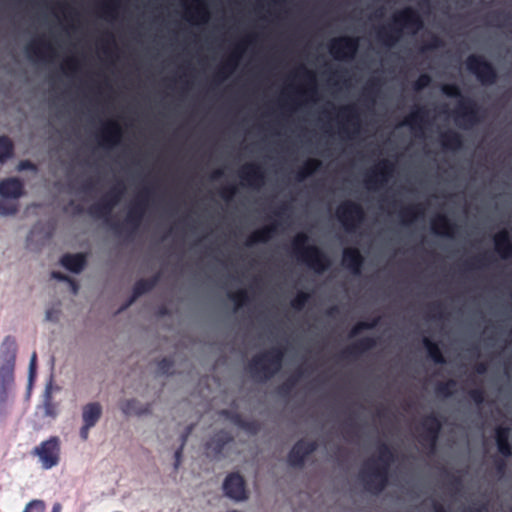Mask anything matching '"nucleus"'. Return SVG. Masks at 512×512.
I'll return each instance as SVG.
<instances>
[{"label": "nucleus", "instance_id": "nucleus-1", "mask_svg": "<svg viewBox=\"0 0 512 512\" xmlns=\"http://www.w3.org/2000/svg\"><path fill=\"white\" fill-rule=\"evenodd\" d=\"M352 20L351 14L346 13V35L344 37H337L331 39L327 48L329 53L336 59L345 58V92L346 103L343 107L344 112V134H345V186L347 197L344 202L338 207L337 213L342 218L344 230L347 236L346 245L344 249H352V244L349 243V235L352 234V198L349 197V186L352 185V67H349L352 61V35L349 34V21Z\"/></svg>", "mask_w": 512, "mask_h": 512}, {"label": "nucleus", "instance_id": "nucleus-2", "mask_svg": "<svg viewBox=\"0 0 512 512\" xmlns=\"http://www.w3.org/2000/svg\"><path fill=\"white\" fill-rule=\"evenodd\" d=\"M124 190V186L119 183L111 188L99 202L91 205L88 209L90 216L97 219H105L116 234H120L124 228H127L129 233L132 234L139 228L152 194V189L150 187H144L135 202L129 208L124 223L120 224L118 222H110L111 212L121 200Z\"/></svg>", "mask_w": 512, "mask_h": 512}, {"label": "nucleus", "instance_id": "nucleus-3", "mask_svg": "<svg viewBox=\"0 0 512 512\" xmlns=\"http://www.w3.org/2000/svg\"><path fill=\"white\" fill-rule=\"evenodd\" d=\"M396 460L395 450L385 442H379L376 452L364 464L362 478L366 490L379 495L389 484L390 468Z\"/></svg>", "mask_w": 512, "mask_h": 512}, {"label": "nucleus", "instance_id": "nucleus-4", "mask_svg": "<svg viewBox=\"0 0 512 512\" xmlns=\"http://www.w3.org/2000/svg\"><path fill=\"white\" fill-rule=\"evenodd\" d=\"M423 25L419 12L412 7H405L393 14L390 23L375 28V40L386 47H392L402 37L404 30L416 33Z\"/></svg>", "mask_w": 512, "mask_h": 512}, {"label": "nucleus", "instance_id": "nucleus-5", "mask_svg": "<svg viewBox=\"0 0 512 512\" xmlns=\"http://www.w3.org/2000/svg\"><path fill=\"white\" fill-rule=\"evenodd\" d=\"M310 238L304 232H299L292 240V251L296 258L314 272L321 274L331 266L330 257L319 247L308 245Z\"/></svg>", "mask_w": 512, "mask_h": 512}, {"label": "nucleus", "instance_id": "nucleus-6", "mask_svg": "<svg viewBox=\"0 0 512 512\" xmlns=\"http://www.w3.org/2000/svg\"><path fill=\"white\" fill-rule=\"evenodd\" d=\"M441 91L448 98H460L453 112L455 122L459 126H473L482 120L483 115L479 105L473 99L463 97L458 85L453 83L444 84L441 87Z\"/></svg>", "mask_w": 512, "mask_h": 512}, {"label": "nucleus", "instance_id": "nucleus-7", "mask_svg": "<svg viewBox=\"0 0 512 512\" xmlns=\"http://www.w3.org/2000/svg\"><path fill=\"white\" fill-rule=\"evenodd\" d=\"M284 355L285 350L282 347H272L253 356L248 363V371L254 379L267 381L280 371Z\"/></svg>", "mask_w": 512, "mask_h": 512}, {"label": "nucleus", "instance_id": "nucleus-8", "mask_svg": "<svg viewBox=\"0 0 512 512\" xmlns=\"http://www.w3.org/2000/svg\"><path fill=\"white\" fill-rule=\"evenodd\" d=\"M465 67L484 86L493 85L498 80L496 68L482 55H469L465 60Z\"/></svg>", "mask_w": 512, "mask_h": 512}, {"label": "nucleus", "instance_id": "nucleus-9", "mask_svg": "<svg viewBox=\"0 0 512 512\" xmlns=\"http://www.w3.org/2000/svg\"><path fill=\"white\" fill-rule=\"evenodd\" d=\"M32 455L37 456L41 467L49 470L60 463L61 459V440L58 436H51L42 441L32 450Z\"/></svg>", "mask_w": 512, "mask_h": 512}, {"label": "nucleus", "instance_id": "nucleus-10", "mask_svg": "<svg viewBox=\"0 0 512 512\" xmlns=\"http://www.w3.org/2000/svg\"><path fill=\"white\" fill-rule=\"evenodd\" d=\"M395 171L394 162L388 159H381L375 165L370 167L365 175V184L369 190H379L383 188Z\"/></svg>", "mask_w": 512, "mask_h": 512}, {"label": "nucleus", "instance_id": "nucleus-11", "mask_svg": "<svg viewBox=\"0 0 512 512\" xmlns=\"http://www.w3.org/2000/svg\"><path fill=\"white\" fill-rule=\"evenodd\" d=\"M442 426L441 419L433 412L426 415L420 423L422 432L418 437L419 443L432 453L436 449Z\"/></svg>", "mask_w": 512, "mask_h": 512}, {"label": "nucleus", "instance_id": "nucleus-12", "mask_svg": "<svg viewBox=\"0 0 512 512\" xmlns=\"http://www.w3.org/2000/svg\"><path fill=\"white\" fill-rule=\"evenodd\" d=\"M17 351L18 346L15 337L6 336L0 345V372L4 373L5 376L15 378Z\"/></svg>", "mask_w": 512, "mask_h": 512}, {"label": "nucleus", "instance_id": "nucleus-13", "mask_svg": "<svg viewBox=\"0 0 512 512\" xmlns=\"http://www.w3.org/2000/svg\"><path fill=\"white\" fill-rule=\"evenodd\" d=\"M318 442L307 441L305 439L298 440L288 453L287 460L291 467L302 468L306 458L318 449Z\"/></svg>", "mask_w": 512, "mask_h": 512}, {"label": "nucleus", "instance_id": "nucleus-14", "mask_svg": "<svg viewBox=\"0 0 512 512\" xmlns=\"http://www.w3.org/2000/svg\"><path fill=\"white\" fill-rule=\"evenodd\" d=\"M223 490L227 497L235 501H244L248 498L246 483L242 475L237 472L230 473L223 482Z\"/></svg>", "mask_w": 512, "mask_h": 512}, {"label": "nucleus", "instance_id": "nucleus-15", "mask_svg": "<svg viewBox=\"0 0 512 512\" xmlns=\"http://www.w3.org/2000/svg\"><path fill=\"white\" fill-rule=\"evenodd\" d=\"M102 416V406L98 402H90L82 408L83 425L80 428L79 435L83 441L89 438V431L93 428Z\"/></svg>", "mask_w": 512, "mask_h": 512}, {"label": "nucleus", "instance_id": "nucleus-16", "mask_svg": "<svg viewBox=\"0 0 512 512\" xmlns=\"http://www.w3.org/2000/svg\"><path fill=\"white\" fill-rule=\"evenodd\" d=\"M245 41L238 43L226 61L217 70L214 80L215 82H221L225 80L237 67L239 60L245 50Z\"/></svg>", "mask_w": 512, "mask_h": 512}, {"label": "nucleus", "instance_id": "nucleus-17", "mask_svg": "<svg viewBox=\"0 0 512 512\" xmlns=\"http://www.w3.org/2000/svg\"><path fill=\"white\" fill-rule=\"evenodd\" d=\"M98 137L101 146L112 148L120 143L122 128L118 122L108 121L104 124Z\"/></svg>", "mask_w": 512, "mask_h": 512}, {"label": "nucleus", "instance_id": "nucleus-18", "mask_svg": "<svg viewBox=\"0 0 512 512\" xmlns=\"http://www.w3.org/2000/svg\"><path fill=\"white\" fill-rule=\"evenodd\" d=\"M239 178L247 185L260 187L264 184L265 175L262 167L256 163H247L239 170Z\"/></svg>", "mask_w": 512, "mask_h": 512}, {"label": "nucleus", "instance_id": "nucleus-19", "mask_svg": "<svg viewBox=\"0 0 512 512\" xmlns=\"http://www.w3.org/2000/svg\"><path fill=\"white\" fill-rule=\"evenodd\" d=\"M25 52L27 56L32 58H38L44 60L46 58L52 59L55 56V50L53 46L44 39L33 41L26 45Z\"/></svg>", "mask_w": 512, "mask_h": 512}, {"label": "nucleus", "instance_id": "nucleus-20", "mask_svg": "<svg viewBox=\"0 0 512 512\" xmlns=\"http://www.w3.org/2000/svg\"><path fill=\"white\" fill-rule=\"evenodd\" d=\"M160 274L157 273L151 278L148 279H140L135 282L133 286L132 296L127 301V303L120 309L124 310L129 307L138 297L141 295L151 291L159 282Z\"/></svg>", "mask_w": 512, "mask_h": 512}, {"label": "nucleus", "instance_id": "nucleus-21", "mask_svg": "<svg viewBox=\"0 0 512 512\" xmlns=\"http://www.w3.org/2000/svg\"><path fill=\"white\" fill-rule=\"evenodd\" d=\"M458 226L452 222L446 215L438 214L431 220V229L437 235L453 237Z\"/></svg>", "mask_w": 512, "mask_h": 512}, {"label": "nucleus", "instance_id": "nucleus-22", "mask_svg": "<svg viewBox=\"0 0 512 512\" xmlns=\"http://www.w3.org/2000/svg\"><path fill=\"white\" fill-rule=\"evenodd\" d=\"M495 250L502 259L512 257V241L509 232L503 229L493 237Z\"/></svg>", "mask_w": 512, "mask_h": 512}, {"label": "nucleus", "instance_id": "nucleus-23", "mask_svg": "<svg viewBox=\"0 0 512 512\" xmlns=\"http://www.w3.org/2000/svg\"><path fill=\"white\" fill-rule=\"evenodd\" d=\"M24 186L18 178H7L0 181V195L3 198L17 199L23 195Z\"/></svg>", "mask_w": 512, "mask_h": 512}, {"label": "nucleus", "instance_id": "nucleus-24", "mask_svg": "<svg viewBox=\"0 0 512 512\" xmlns=\"http://www.w3.org/2000/svg\"><path fill=\"white\" fill-rule=\"evenodd\" d=\"M510 428L498 426L495 429V441L498 452L504 457L509 458L512 455V446L509 442Z\"/></svg>", "mask_w": 512, "mask_h": 512}, {"label": "nucleus", "instance_id": "nucleus-25", "mask_svg": "<svg viewBox=\"0 0 512 512\" xmlns=\"http://www.w3.org/2000/svg\"><path fill=\"white\" fill-rule=\"evenodd\" d=\"M427 123L428 110L424 106H419L404 119L402 125L409 126L413 130H423Z\"/></svg>", "mask_w": 512, "mask_h": 512}, {"label": "nucleus", "instance_id": "nucleus-26", "mask_svg": "<svg viewBox=\"0 0 512 512\" xmlns=\"http://www.w3.org/2000/svg\"><path fill=\"white\" fill-rule=\"evenodd\" d=\"M233 441L232 435L224 430L217 432L206 444V448L211 450L215 457H219L225 446Z\"/></svg>", "mask_w": 512, "mask_h": 512}, {"label": "nucleus", "instance_id": "nucleus-27", "mask_svg": "<svg viewBox=\"0 0 512 512\" xmlns=\"http://www.w3.org/2000/svg\"><path fill=\"white\" fill-rule=\"evenodd\" d=\"M60 262L70 272L80 273L86 265V256L82 253H67L61 257Z\"/></svg>", "mask_w": 512, "mask_h": 512}, {"label": "nucleus", "instance_id": "nucleus-28", "mask_svg": "<svg viewBox=\"0 0 512 512\" xmlns=\"http://www.w3.org/2000/svg\"><path fill=\"white\" fill-rule=\"evenodd\" d=\"M277 231V223L262 227L254 231L247 239L246 246L250 247L257 243H265L270 240Z\"/></svg>", "mask_w": 512, "mask_h": 512}, {"label": "nucleus", "instance_id": "nucleus-29", "mask_svg": "<svg viewBox=\"0 0 512 512\" xmlns=\"http://www.w3.org/2000/svg\"><path fill=\"white\" fill-rule=\"evenodd\" d=\"M15 378L5 376L4 373L0 372V417L6 415V404L9 397V392L13 388Z\"/></svg>", "mask_w": 512, "mask_h": 512}, {"label": "nucleus", "instance_id": "nucleus-30", "mask_svg": "<svg viewBox=\"0 0 512 512\" xmlns=\"http://www.w3.org/2000/svg\"><path fill=\"white\" fill-rule=\"evenodd\" d=\"M304 374L305 370L302 367H299L292 376L287 378L283 383H281L276 388V393L284 398L289 397L293 389L295 388L296 384L298 383L299 379L303 377Z\"/></svg>", "mask_w": 512, "mask_h": 512}, {"label": "nucleus", "instance_id": "nucleus-31", "mask_svg": "<svg viewBox=\"0 0 512 512\" xmlns=\"http://www.w3.org/2000/svg\"><path fill=\"white\" fill-rule=\"evenodd\" d=\"M322 167L321 160L317 158H309L307 159L303 165L296 171L295 179L298 182H302L307 179L309 176L313 175Z\"/></svg>", "mask_w": 512, "mask_h": 512}, {"label": "nucleus", "instance_id": "nucleus-32", "mask_svg": "<svg viewBox=\"0 0 512 512\" xmlns=\"http://www.w3.org/2000/svg\"><path fill=\"white\" fill-rule=\"evenodd\" d=\"M120 408L122 412L129 416V415H143L148 414L151 412V405L146 404L142 405L138 400L136 399H128L121 403Z\"/></svg>", "mask_w": 512, "mask_h": 512}, {"label": "nucleus", "instance_id": "nucleus-33", "mask_svg": "<svg viewBox=\"0 0 512 512\" xmlns=\"http://www.w3.org/2000/svg\"><path fill=\"white\" fill-rule=\"evenodd\" d=\"M440 142L446 150H459L463 146V138L460 133L448 130L440 135Z\"/></svg>", "mask_w": 512, "mask_h": 512}, {"label": "nucleus", "instance_id": "nucleus-34", "mask_svg": "<svg viewBox=\"0 0 512 512\" xmlns=\"http://www.w3.org/2000/svg\"><path fill=\"white\" fill-rule=\"evenodd\" d=\"M424 208L421 204H413L400 209L398 215L403 224H411L423 216Z\"/></svg>", "mask_w": 512, "mask_h": 512}, {"label": "nucleus", "instance_id": "nucleus-35", "mask_svg": "<svg viewBox=\"0 0 512 512\" xmlns=\"http://www.w3.org/2000/svg\"><path fill=\"white\" fill-rule=\"evenodd\" d=\"M423 345H424V347L427 350L428 356L431 358V360L435 364H441L442 365V364L446 363V359L443 356L442 351H441L439 345L436 342L432 341L428 337H424L423 338Z\"/></svg>", "mask_w": 512, "mask_h": 512}, {"label": "nucleus", "instance_id": "nucleus-36", "mask_svg": "<svg viewBox=\"0 0 512 512\" xmlns=\"http://www.w3.org/2000/svg\"><path fill=\"white\" fill-rule=\"evenodd\" d=\"M43 408L46 416L54 418L58 414V404L53 401L51 385L45 389Z\"/></svg>", "mask_w": 512, "mask_h": 512}, {"label": "nucleus", "instance_id": "nucleus-37", "mask_svg": "<svg viewBox=\"0 0 512 512\" xmlns=\"http://www.w3.org/2000/svg\"><path fill=\"white\" fill-rule=\"evenodd\" d=\"M14 153V145L7 136H0V163H5Z\"/></svg>", "mask_w": 512, "mask_h": 512}, {"label": "nucleus", "instance_id": "nucleus-38", "mask_svg": "<svg viewBox=\"0 0 512 512\" xmlns=\"http://www.w3.org/2000/svg\"><path fill=\"white\" fill-rule=\"evenodd\" d=\"M299 71H300L302 78L306 81V83L308 85L307 93L310 96L316 95V93H317L316 77H315L314 72H312L311 70H308L305 66H301L299 68Z\"/></svg>", "mask_w": 512, "mask_h": 512}, {"label": "nucleus", "instance_id": "nucleus-39", "mask_svg": "<svg viewBox=\"0 0 512 512\" xmlns=\"http://www.w3.org/2000/svg\"><path fill=\"white\" fill-rule=\"evenodd\" d=\"M455 386L456 381L453 379H450L446 382H439L435 387V392L438 396L450 397L454 393Z\"/></svg>", "mask_w": 512, "mask_h": 512}, {"label": "nucleus", "instance_id": "nucleus-40", "mask_svg": "<svg viewBox=\"0 0 512 512\" xmlns=\"http://www.w3.org/2000/svg\"><path fill=\"white\" fill-rule=\"evenodd\" d=\"M378 344V339L375 337H364L358 341H354V356L359 350H371Z\"/></svg>", "mask_w": 512, "mask_h": 512}, {"label": "nucleus", "instance_id": "nucleus-41", "mask_svg": "<svg viewBox=\"0 0 512 512\" xmlns=\"http://www.w3.org/2000/svg\"><path fill=\"white\" fill-rule=\"evenodd\" d=\"M228 298L234 302L235 309L243 307L249 301L248 293L244 289L228 293Z\"/></svg>", "mask_w": 512, "mask_h": 512}, {"label": "nucleus", "instance_id": "nucleus-42", "mask_svg": "<svg viewBox=\"0 0 512 512\" xmlns=\"http://www.w3.org/2000/svg\"><path fill=\"white\" fill-rule=\"evenodd\" d=\"M383 85V80L380 77H372L370 78L365 86V90L367 95L370 96H377L381 90V87Z\"/></svg>", "mask_w": 512, "mask_h": 512}, {"label": "nucleus", "instance_id": "nucleus-43", "mask_svg": "<svg viewBox=\"0 0 512 512\" xmlns=\"http://www.w3.org/2000/svg\"><path fill=\"white\" fill-rule=\"evenodd\" d=\"M310 299V294L307 292L300 291L291 300L290 305L293 309L300 311L302 310Z\"/></svg>", "mask_w": 512, "mask_h": 512}, {"label": "nucleus", "instance_id": "nucleus-44", "mask_svg": "<svg viewBox=\"0 0 512 512\" xmlns=\"http://www.w3.org/2000/svg\"><path fill=\"white\" fill-rule=\"evenodd\" d=\"M490 262V257L487 254L474 257L471 261H466L464 266L466 269H475L486 266Z\"/></svg>", "mask_w": 512, "mask_h": 512}, {"label": "nucleus", "instance_id": "nucleus-45", "mask_svg": "<svg viewBox=\"0 0 512 512\" xmlns=\"http://www.w3.org/2000/svg\"><path fill=\"white\" fill-rule=\"evenodd\" d=\"M193 428H194L193 425L188 426L185 433H183L181 436V440H182L181 446L174 453L176 469L178 468L180 461H181L183 446L185 445L187 438H188L189 434L192 432Z\"/></svg>", "mask_w": 512, "mask_h": 512}, {"label": "nucleus", "instance_id": "nucleus-46", "mask_svg": "<svg viewBox=\"0 0 512 512\" xmlns=\"http://www.w3.org/2000/svg\"><path fill=\"white\" fill-rule=\"evenodd\" d=\"M158 371L163 375L172 374V368L174 366V362L169 357H164L160 359L157 363Z\"/></svg>", "mask_w": 512, "mask_h": 512}, {"label": "nucleus", "instance_id": "nucleus-47", "mask_svg": "<svg viewBox=\"0 0 512 512\" xmlns=\"http://www.w3.org/2000/svg\"><path fill=\"white\" fill-rule=\"evenodd\" d=\"M432 82V78L430 75L423 73L419 75V77L413 83V89L415 91H421L428 87Z\"/></svg>", "mask_w": 512, "mask_h": 512}, {"label": "nucleus", "instance_id": "nucleus-48", "mask_svg": "<svg viewBox=\"0 0 512 512\" xmlns=\"http://www.w3.org/2000/svg\"><path fill=\"white\" fill-rule=\"evenodd\" d=\"M195 4V16L200 19L202 22H206L208 19V11L206 10V6L204 0H192Z\"/></svg>", "mask_w": 512, "mask_h": 512}, {"label": "nucleus", "instance_id": "nucleus-49", "mask_svg": "<svg viewBox=\"0 0 512 512\" xmlns=\"http://www.w3.org/2000/svg\"><path fill=\"white\" fill-rule=\"evenodd\" d=\"M470 399L478 406L482 405L485 401V391L483 388L471 389L468 392Z\"/></svg>", "mask_w": 512, "mask_h": 512}, {"label": "nucleus", "instance_id": "nucleus-50", "mask_svg": "<svg viewBox=\"0 0 512 512\" xmlns=\"http://www.w3.org/2000/svg\"><path fill=\"white\" fill-rule=\"evenodd\" d=\"M17 212V206L6 200H0V215H14Z\"/></svg>", "mask_w": 512, "mask_h": 512}, {"label": "nucleus", "instance_id": "nucleus-51", "mask_svg": "<svg viewBox=\"0 0 512 512\" xmlns=\"http://www.w3.org/2000/svg\"><path fill=\"white\" fill-rule=\"evenodd\" d=\"M23 512H45V503L42 500H32L30 501Z\"/></svg>", "mask_w": 512, "mask_h": 512}, {"label": "nucleus", "instance_id": "nucleus-52", "mask_svg": "<svg viewBox=\"0 0 512 512\" xmlns=\"http://www.w3.org/2000/svg\"><path fill=\"white\" fill-rule=\"evenodd\" d=\"M241 429L252 435H256L260 431V423L256 420H246L243 422Z\"/></svg>", "mask_w": 512, "mask_h": 512}, {"label": "nucleus", "instance_id": "nucleus-53", "mask_svg": "<svg viewBox=\"0 0 512 512\" xmlns=\"http://www.w3.org/2000/svg\"><path fill=\"white\" fill-rule=\"evenodd\" d=\"M444 45L443 40L437 36L432 35L429 41L424 45L423 50H434Z\"/></svg>", "mask_w": 512, "mask_h": 512}, {"label": "nucleus", "instance_id": "nucleus-54", "mask_svg": "<svg viewBox=\"0 0 512 512\" xmlns=\"http://www.w3.org/2000/svg\"><path fill=\"white\" fill-rule=\"evenodd\" d=\"M236 192L237 188L234 185H229L223 187L220 190L219 194L221 198L224 199L225 201H230L235 196Z\"/></svg>", "mask_w": 512, "mask_h": 512}, {"label": "nucleus", "instance_id": "nucleus-55", "mask_svg": "<svg viewBox=\"0 0 512 512\" xmlns=\"http://www.w3.org/2000/svg\"><path fill=\"white\" fill-rule=\"evenodd\" d=\"M222 415L226 416V417H229L231 419V421L237 425L239 428L242 427L243 425V422L246 421V419H244L240 414L238 413H231L230 411L228 410H223L221 412Z\"/></svg>", "mask_w": 512, "mask_h": 512}, {"label": "nucleus", "instance_id": "nucleus-56", "mask_svg": "<svg viewBox=\"0 0 512 512\" xmlns=\"http://www.w3.org/2000/svg\"><path fill=\"white\" fill-rule=\"evenodd\" d=\"M352 436V411H350L349 406L347 405V415L345 419V437L348 439Z\"/></svg>", "mask_w": 512, "mask_h": 512}, {"label": "nucleus", "instance_id": "nucleus-57", "mask_svg": "<svg viewBox=\"0 0 512 512\" xmlns=\"http://www.w3.org/2000/svg\"><path fill=\"white\" fill-rule=\"evenodd\" d=\"M18 170L19 171L29 170V171H32V172H37L38 171V167H37V165L35 163H33L30 160H22L18 164Z\"/></svg>", "mask_w": 512, "mask_h": 512}, {"label": "nucleus", "instance_id": "nucleus-58", "mask_svg": "<svg viewBox=\"0 0 512 512\" xmlns=\"http://www.w3.org/2000/svg\"><path fill=\"white\" fill-rule=\"evenodd\" d=\"M60 310L56 308H49L46 310L45 318L47 321L57 322L59 320Z\"/></svg>", "mask_w": 512, "mask_h": 512}, {"label": "nucleus", "instance_id": "nucleus-59", "mask_svg": "<svg viewBox=\"0 0 512 512\" xmlns=\"http://www.w3.org/2000/svg\"><path fill=\"white\" fill-rule=\"evenodd\" d=\"M36 363H37V354L34 352L31 356L30 363H29V379L30 381L33 380L36 374Z\"/></svg>", "mask_w": 512, "mask_h": 512}, {"label": "nucleus", "instance_id": "nucleus-60", "mask_svg": "<svg viewBox=\"0 0 512 512\" xmlns=\"http://www.w3.org/2000/svg\"><path fill=\"white\" fill-rule=\"evenodd\" d=\"M62 68L63 70L68 69L71 72H76L79 68V61L76 58H70Z\"/></svg>", "mask_w": 512, "mask_h": 512}, {"label": "nucleus", "instance_id": "nucleus-61", "mask_svg": "<svg viewBox=\"0 0 512 512\" xmlns=\"http://www.w3.org/2000/svg\"><path fill=\"white\" fill-rule=\"evenodd\" d=\"M430 310L433 312V314L430 316L432 318H437V319H440L442 318L443 314H442V304L441 303H434L432 305H430Z\"/></svg>", "mask_w": 512, "mask_h": 512}, {"label": "nucleus", "instance_id": "nucleus-62", "mask_svg": "<svg viewBox=\"0 0 512 512\" xmlns=\"http://www.w3.org/2000/svg\"><path fill=\"white\" fill-rule=\"evenodd\" d=\"M354 276H356L359 273L360 264H361V255L359 250L354 247Z\"/></svg>", "mask_w": 512, "mask_h": 512}, {"label": "nucleus", "instance_id": "nucleus-63", "mask_svg": "<svg viewBox=\"0 0 512 512\" xmlns=\"http://www.w3.org/2000/svg\"><path fill=\"white\" fill-rule=\"evenodd\" d=\"M449 485L455 491H458L462 487V480L459 476L451 475Z\"/></svg>", "mask_w": 512, "mask_h": 512}, {"label": "nucleus", "instance_id": "nucleus-64", "mask_svg": "<svg viewBox=\"0 0 512 512\" xmlns=\"http://www.w3.org/2000/svg\"><path fill=\"white\" fill-rule=\"evenodd\" d=\"M114 0H110V2H105L102 4L101 8L103 12L107 15L112 16L115 10Z\"/></svg>", "mask_w": 512, "mask_h": 512}]
</instances>
